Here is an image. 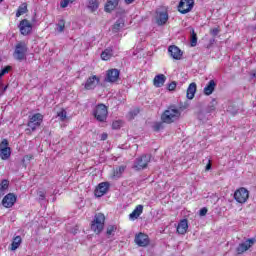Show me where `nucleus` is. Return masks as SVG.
I'll use <instances>...</instances> for the list:
<instances>
[{"instance_id":"37998d69","label":"nucleus","mask_w":256,"mask_h":256,"mask_svg":"<svg viewBox=\"0 0 256 256\" xmlns=\"http://www.w3.org/2000/svg\"><path fill=\"white\" fill-rule=\"evenodd\" d=\"M69 3H71V0H63L60 3V7H62V9H65V7H68Z\"/></svg>"},{"instance_id":"864d4df0","label":"nucleus","mask_w":256,"mask_h":256,"mask_svg":"<svg viewBox=\"0 0 256 256\" xmlns=\"http://www.w3.org/2000/svg\"><path fill=\"white\" fill-rule=\"evenodd\" d=\"M75 0H70V3H73Z\"/></svg>"},{"instance_id":"a18cd8bd","label":"nucleus","mask_w":256,"mask_h":256,"mask_svg":"<svg viewBox=\"0 0 256 256\" xmlns=\"http://www.w3.org/2000/svg\"><path fill=\"white\" fill-rule=\"evenodd\" d=\"M207 211L208 210L206 207L200 209V212H199L200 217H205V215H207Z\"/></svg>"},{"instance_id":"a19ab883","label":"nucleus","mask_w":256,"mask_h":256,"mask_svg":"<svg viewBox=\"0 0 256 256\" xmlns=\"http://www.w3.org/2000/svg\"><path fill=\"white\" fill-rule=\"evenodd\" d=\"M175 89H177V82L173 81L168 84V91H175Z\"/></svg>"},{"instance_id":"8fccbe9b","label":"nucleus","mask_w":256,"mask_h":256,"mask_svg":"<svg viewBox=\"0 0 256 256\" xmlns=\"http://www.w3.org/2000/svg\"><path fill=\"white\" fill-rule=\"evenodd\" d=\"M24 159H25L26 161H31V159H33V155H31V154L26 155V156L24 157Z\"/></svg>"},{"instance_id":"49530a36","label":"nucleus","mask_w":256,"mask_h":256,"mask_svg":"<svg viewBox=\"0 0 256 256\" xmlns=\"http://www.w3.org/2000/svg\"><path fill=\"white\" fill-rule=\"evenodd\" d=\"M0 89H2V92H0V97L7 91V86L3 88V82L0 80Z\"/></svg>"},{"instance_id":"ea45409f","label":"nucleus","mask_w":256,"mask_h":256,"mask_svg":"<svg viewBox=\"0 0 256 256\" xmlns=\"http://www.w3.org/2000/svg\"><path fill=\"white\" fill-rule=\"evenodd\" d=\"M11 71V66H6L0 71V79L4 76L7 75Z\"/></svg>"},{"instance_id":"f3484780","label":"nucleus","mask_w":256,"mask_h":256,"mask_svg":"<svg viewBox=\"0 0 256 256\" xmlns=\"http://www.w3.org/2000/svg\"><path fill=\"white\" fill-rule=\"evenodd\" d=\"M109 191V182H102L95 190L96 197H103Z\"/></svg>"},{"instance_id":"4c0bfd02","label":"nucleus","mask_w":256,"mask_h":256,"mask_svg":"<svg viewBox=\"0 0 256 256\" xmlns=\"http://www.w3.org/2000/svg\"><path fill=\"white\" fill-rule=\"evenodd\" d=\"M117 231V227L115 225H110L107 228L106 235H113Z\"/></svg>"},{"instance_id":"3c124183","label":"nucleus","mask_w":256,"mask_h":256,"mask_svg":"<svg viewBox=\"0 0 256 256\" xmlns=\"http://www.w3.org/2000/svg\"><path fill=\"white\" fill-rule=\"evenodd\" d=\"M135 0H125L126 5H131V3H134Z\"/></svg>"},{"instance_id":"a878e982","label":"nucleus","mask_w":256,"mask_h":256,"mask_svg":"<svg viewBox=\"0 0 256 256\" xmlns=\"http://www.w3.org/2000/svg\"><path fill=\"white\" fill-rule=\"evenodd\" d=\"M87 8L91 13H95L99 9V0H87Z\"/></svg>"},{"instance_id":"ddd939ff","label":"nucleus","mask_w":256,"mask_h":256,"mask_svg":"<svg viewBox=\"0 0 256 256\" xmlns=\"http://www.w3.org/2000/svg\"><path fill=\"white\" fill-rule=\"evenodd\" d=\"M119 73L120 72L117 69L108 70L104 81L106 83H116V81H119Z\"/></svg>"},{"instance_id":"f8f14e48","label":"nucleus","mask_w":256,"mask_h":256,"mask_svg":"<svg viewBox=\"0 0 256 256\" xmlns=\"http://www.w3.org/2000/svg\"><path fill=\"white\" fill-rule=\"evenodd\" d=\"M100 81H101V79L97 75L90 76L86 80L84 89H86V91H91V90L95 89V87H97V85H99Z\"/></svg>"},{"instance_id":"f704fd0d","label":"nucleus","mask_w":256,"mask_h":256,"mask_svg":"<svg viewBox=\"0 0 256 256\" xmlns=\"http://www.w3.org/2000/svg\"><path fill=\"white\" fill-rule=\"evenodd\" d=\"M57 31L58 33H63V31H65V20H59L57 23Z\"/></svg>"},{"instance_id":"423d86ee","label":"nucleus","mask_w":256,"mask_h":256,"mask_svg":"<svg viewBox=\"0 0 256 256\" xmlns=\"http://www.w3.org/2000/svg\"><path fill=\"white\" fill-rule=\"evenodd\" d=\"M11 157V147H9V141L3 139L0 143V158L3 161H7Z\"/></svg>"},{"instance_id":"412c9836","label":"nucleus","mask_w":256,"mask_h":256,"mask_svg":"<svg viewBox=\"0 0 256 256\" xmlns=\"http://www.w3.org/2000/svg\"><path fill=\"white\" fill-rule=\"evenodd\" d=\"M195 93H197V84L195 82H192L187 88V99H193L195 97Z\"/></svg>"},{"instance_id":"09e8293b","label":"nucleus","mask_w":256,"mask_h":256,"mask_svg":"<svg viewBox=\"0 0 256 256\" xmlns=\"http://www.w3.org/2000/svg\"><path fill=\"white\" fill-rule=\"evenodd\" d=\"M107 137H108L107 133L101 134V141H107Z\"/></svg>"},{"instance_id":"c9c22d12","label":"nucleus","mask_w":256,"mask_h":256,"mask_svg":"<svg viewBox=\"0 0 256 256\" xmlns=\"http://www.w3.org/2000/svg\"><path fill=\"white\" fill-rule=\"evenodd\" d=\"M138 115H139V109L136 108V109H134V110H132V111L129 112L128 117H129L130 120H133V119H135V117H137Z\"/></svg>"},{"instance_id":"20e7f679","label":"nucleus","mask_w":256,"mask_h":256,"mask_svg":"<svg viewBox=\"0 0 256 256\" xmlns=\"http://www.w3.org/2000/svg\"><path fill=\"white\" fill-rule=\"evenodd\" d=\"M93 115L100 123H105V121H107V115H109L107 106H105V104H98Z\"/></svg>"},{"instance_id":"a211bd4d","label":"nucleus","mask_w":256,"mask_h":256,"mask_svg":"<svg viewBox=\"0 0 256 256\" xmlns=\"http://www.w3.org/2000/svg\"><path fill=\"white\" fill-rule=\"evenodd\" d=\"M187 229H189V223L187 219L181 220L177 226V233H179V235H185V233H187Z\"/></svg>"},{"instance_id":"4468645a","label":"nucleus","mask_w":256,"mask_h":256,"mask_svg":"<svg viewBox=\"0 0 256 256\" xmlns=\"http://www.w3.org/2000/svg\"><path fill=\"white\" fill-rule=\"evenodd\" d=\"M17 201V196L13 193L7 194L3 199H2V205L6 209L11 208L13 205H15V202Z\"/></svg>"},{"instance_id":"c85d7f7f","label":"nucleus","mask_w":256,"mask_h":256,"mask_svg":"<svg viewBox=\"0 0 256 256\" xmlns=\"http://www.w3.org/2000/svg\"><path fill=\"white\" fill-rule=\"evenodd\" d=\"M22 239H21V236H16L13 241H12V244H11V251H17V249H19L21 243H22Z\"/></svg>"},{"instance_id":"72a5a7b5","label":"nucleus","mask_w":256,"mask_h":256,"mask_svg":"<svg viewBox=\"0 0 256 256\" xmlns=\"http://www.w3.org/2000/svg\"><path fill=\"white\" fill-rule=\"evenodd\" d=\"M191 47H197V33L195 29H191Z\"/></svg>"},{"instance_id":"2f4dec72","label":"nucleus","mask_w":256,"mask_h":256,"mask_svg":"<svg viewBox=\"0 0 256 256\" xmlns=\"http://www.w3.org/2000/svg\"><path fill=\"white\" fill-rule=\"evenodd\" d=\"M7 189H9V180L4 179L0 183V195H3V192L7 191Z\"/></svg>"},{"instance_id":"dca6fc26","label":"nucleus","mask_w":256,"mask_h":256,"mask_svg":"<svg viewBox=\"0 0 256 256\" xmlns=\"http://www.w3.org/2000/svg\"><path fill=\"white\" fill-rule=\"evenodd\" d=\"M134 241L138 247H147L149 245V236L140 232L135 236Z\"/></svg>"},{"instance_id":"79ce46f5","label":"nucleus","mask_w":256,"mask_h":256,"mask_svg":"<svg viewBox=\"0 0 256 256\" xmlns=\"http://www.w3.org/2000/svg\"><path fill=\"white\" fill-rule=\"evenodd\" d=\"M220 32L221 30H219V28H213L210 30V34L212 35V37H217V35H219Z\"/></svg>"},{"instance_id":"9d476101","label":"nucleus","mask_w":256,"mask_h":256,"mask_svg":"<svg viewBox=\"0 0 256 256\" xmlns=\"http://www.w3.org/2000/svg\"><path fill=\"white\" fill-rule=\"evenodd\" d=\"M253 245H255V240L249 238L245 242L238 245L236 248V253L238 255H243V253H245V251H249Z\"/></svg>"},{"instance_id":"5fc2aeb1","label":"nucleus","mask_w":256,"mask_h":256,"mask_svg":"<svg viewBox=\"0 0 256 256\" xmlns=\"http://www.w3.org/2000/svg\"><path fill=\"white\" fill-rule=\"evenodd\" d=\"M0 3H3V0H0Z\"/></svg>"},{"instance_id":"603ef678","label":"nucleus","mask_w":256,"mask_h":256,"mask_svg":"<svg viewBox=\"0 0 256 256\" xmlns=\"http://www.w3.org/2000/svg\"><path fill=\"white\" fill-rule=\"evenodd\" d=\"M252 77H256V73H253V74H252Z\"/></svg>"},{"instance_id":"6ab92c4d","label":"nucleus","mask_w":256,"mask_h":256,"mask_svg":"<svg viewBox=\"0 0 256 256\" xmlns=\"http://www.w3.org/2000/svg\"><path fill=\"white\" fill-rule=\"evenodd\" d=\"M142 213H143V205L136 206V208L129 215L130 221H135V219H139Z\"/></svg>"},{"instance_id":"de8ad7c7","label":"nucleus","mask_w":256,"mask_h":256,"mask_svg":"<svg viewBox=\"0 0 256 256\" xmlns=\"http://www.w3.org/2000/svg\"><path fill=\"white\" fill-rule=\"evenodd\" d=\"M211 167H212L211 160H208V163H207V165L205 167V171H211Z\"/></svg>"},{"instance_id":"1a4fd4ad","label":"nucleus","mask_w":256,"mask_h":256,"mask_svg":"<svg viewBox=\"0 0 256 256\" xmlns=\"http://www.w3.org/2000/svg\"><path fill=\"white\" fill-rule=\"evenodd\" d=\"M194 5V0H181L178 5V11L182 15H186V13H189L193 9Z\"/></svg>"},{"instance_id":"f03ea898","label":"nucleus","mask_w":256,"mask_h":256,"mask_svg":"<svg viewBox=\"0 0 256 256\" xmlns=\"http://www.w3.org/2000/svg\"><path fill=\"white\" fill-rule=\"evenodd\" d=\"M105 227V214L97 213L94 216V220L91 223V231H94L96 235H99Z\"/></svg>"},{"instance_id":"5701e85b","label":"nucleus","mask_w":256,"mask_h":256,"mask_svg":"<svg viewBox=\"0 0 256 256\" xmlns=\"http://www.w3.org/2000/svg\"><path fill=\"white\" fill-rule=\"evenodd\" d=\"M215 87H217V83H215V80H210L204 88V95H213Z\"/></svg>"},{"instance_id":"e433bc0d","label":"nucleus","mask_w":256,"mask_h":256,"mask_svg":"<svg viewBox=\"0 0 256 256\" xmlns=\"http://www.w3.org/2000/svg\"><path fill=\"white\" fill-rule=\"evenodd\" d=\"M60 121H64L67 119V111L61 110L60 112L57 113Z\"/></svg>"},{"instance_id":"473e14b6","label":"nucleus","mask_w":256,"mask_h":256,"mask_svg":"<svg viewBox=\"0 0 256 256\" xmlns=\"http://www.w3.org/2000/svg\"><path fill=\"white\" fill-rule=\"evenodd\" d=\"M198 120L201 121L202 123H207L209 118L207 117V112L206 111H200L198 113Z\"/></svg>"},{"instance_id":"bb28decb","label":"nucleus","mask_w":256,"mask_h":256,"mask_svg":"<svg viewBox=\"0 0 256 256\" xmlns=\"http://www.w3.org/2000/svg\"><path fill=\"white\" fill-rule=\"evenodd\" d=\"M113 57V48L109 47L106 48L102 53H101V59L103 61H109Z\"/></svg>"},{"instance_id":"7ed1b4c3","label":"nucleus","mask_w":256,"mask_h":256,"mask_svg":"<svg viewBox=\"0 0 256 256\" xmlns=\"http://www.w3.org/2000/svg\"><path fill=\"white\" fill-rule=\"evenodd\" d=\"M28 50L29 48L27 47V44H25V42H19L15 46V50L13 53L14 59H16V61H25V59H27Z\"/></svg>"},{"instance_id":"b1692460","label":"nucleus","mask_w":256,"mask_h":256,"mask_svg":"<svg viewBox=\"0 0 256 256\" xmlns=\"http://www.w3.org/2000/svg\"><path fill=\"white\" fill-rule=\"evenodd\" d=\"M168 20H169V14H167V12L158 13V16L156 19L158 25H165V23H167Z\"/></svg>"},{"instance_id":"aec40b11","label":"nucleus","mask_w":256,"mask_h":256,"mask_svg":"<svg viewBox=\"0 0 256 256\" xmlns=\"http://www.w3.org/2000/svg\"><path fill=\"white\" fill-rule=\"evenodd\" d=\"M167 81V77L164 74H158L154 77V87H163Z\"/></svg>"},{"instance_id":"39448f33","label":"nucleus","mask_w":256,"mask_h":256,"mask_svg":"<svg viewBox=\"0 0 256 256\" xmlns=\"http://www.w3.org/2000/svg\"><path fill=\"white\" fill-rule=\"evenodd\" d=\"M150 161H151V155L144 154L136 159L133 165V169H135L136 171H141L142 169H146Z\"/></svg>"},{"instance_id":"f257e3e1","label":"nucleus","mask_w":256,"mask_h":256,"mask_svg":"<svg viewBox=\"0 0 256 256\" xmlns=\"http://www.w3.org/2000/svg\"><path fill=\"white\" fill-rule=\"evenodd\" d=\"M181 117V110L177 108V106L172 105L165 110L161 115L162 122H156L154 124V131H161V129L165 128L164 123L171 125V123H175L177 119Z\"/></svg>"},{"instance_id":"c03bdc74","label":"nucleus","mask_w":256,"mask_h":256,"mask_svg":"<svg viewBox=\"0 0 256 256\" xmlns=\"http://www.w3.org/2000/svg\"><path fill=\"white\" fill-rule=\"evenodd\" d=\"M39 201H45V193L43 191L38 192Z\"/></svg>"},{"instance_id":"7c9ffc66","label":"nucleus","mask_w":256,"mask_h":256,"mask_svg":"<svg viewBox=\"0 0 256 256\" xmlns=\"http://www.w3.org/2000/svg\"><path fill=\"white\" fill-rule=\"evenodd\" d=\"M217 107V100L212 99V101L208 104V106L206 107V113H213L215 111Z\"/></svg>"},{"instance_id":"6e6552de","label":"nucleus","mask_w":256,"mask_h":256,"mask_svg":"<svg viewBox=\"0 0 256 256\" xmlns=\"http://www.w3.org/2000/svg\"><path fill=\"white\" fill-rule=\"evenodd\" d=\"M43 123V115L40 113L34 114L32 117H30V120L28 122V127L31 131H37V128L41 127V124Z\"/></svg>"},{"instance_id":"393cba45","label":"nucleus","mask_w":256,"mask_h":256,"mask_svg":"<svg viewBox=\"0 0 256 256\" xmlns=\"http://www.w3.org/2000/svg\"><path fill=\"white\" fill-rule=\"evenodd\" d=\"M123 27H125V19L119 18L113 25L112 31L113 33H118Z\"/></svg>"},{"instance_id":"9b49d317","label":"nucleus","mask_w":256,"mask_h":256,"mask_svg":"<svg viewBox=\"0 0 256 256\" xmlns=\"http://www.w3.org/2000/svg\"><path fill=\"white\" fill-rule=\"evenodd\" d=\"M18 27L21 35H29L33 31V24L27 19L21 20Z\"/></svg>"},{"instance_id":"58836bf2","label":"nucleus","mask_w":256,"mask_h":256,"mask_svg":"<svg viewBox=\"0 0 256 256\" xmlns=\"http://www.w3.org/2000/svg\"><path fill=\"white\" fill-rule=\"evenodd\" d=\"M121 125H123V121L116 120L112 123V129H121Z\"/></svg>"},{"instance_id":"4be33fe9","label":"nucleus","mask_w":256,"mask_h":256,"mask_svg":"<svg viewBox=\"0 0 256 256\" xmlns=\"http://www.w3.org/2000/svg\"><path fill=\"white\" fill-rule=\"evenodd\" d=\"M117 5H119V0H109L104 7V11L106 13H111V11H114L117 8Z\"/></svg>"},{"instance_id":"c756f323","label":"nucleus","mask_w":256,"mask_h":256,"mask_svg":"<svg viewBox=\"0 0 256 256\" xmlns=\"http://www.w3.org/2000/svg\"><path fill=\"white\" fill-rule=\"evenodd\" d=\"M27 3H22L16 12V17H21V15H25L27 13Z\"/></svg>"},{"instance_id":"cd10ccee","label":"nucleus","mask_w":256,"mask_h":256,"mask_svg":"<svg viewBox=\"0 0 256 256\" xmlns=\"http://www.w3.org/2000/svg\"><path fill=\"white\" fill-rule=\"evenodd\" d=\"M125 169H127V166H123V165L114 169V172H113L114 179H120L121 175L125 173Z\"/></svg>"},{"instance_id":"0eeeda50","label":"nucleus","mask_w":256,"mask_h":256,"mask_svg":"<svg viewBox=\"0 0 256 256\" xmlns=\"http://www.w3.org/2000/svg\"><path fill=\"white\" fill-rule=\"evenodd\" d=\"M234 199L237 203H247L249 199V190L247 188H239L234 192Z\"/></svg>"},{"instance_id":"2eb2a0df","label":"nucleus","mask_w":256,"mask_h":256,"mask_svg":"<svg viewBox=\"0 0 256 256\" xmlns=\"http://www.w3.org/2000/svg\"><path fill=\"white\" fill-rule=\"evenodd\" d=\"M168 53L172 59H175L176 61H179L181 57H183V51L179 49V47L172 45L168 48Z\"/></svg>"}]
</instances>
